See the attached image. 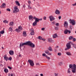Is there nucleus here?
<instances>
[{
	"label": "nucleus",
	"instance_id": "nucleus-1",
	"mask_svg": "<svg viewBox=\"0 0 76 76\" xmlns=\"http://www.w3.org/2000/svg\"><path fill=\"white\" fill-rule=\"evenodd\" d=\"M23 45H28V46H30V47H32V48H34L35 47V45L30 41H28L26 42L23 43H20V48H21V47Z\"/></svg>",
	"mask_w": 76,
	"mask_h": 76
},
{
	"label": "nucleus",
	"instance_id": "nucleus-2",
	"mask_svg": "<svg viewBox=\"0 0 76 76\" xmlns=\"http://www.w3.org/2000/svg\"><path fill=\"white\" fill-rule=\"evenodd\" d=\"M69 67L72 69V72L73 73H75L76 72V65L75 64H73V65L71 64L69 65Z\"/></svg>",
	"mask_w": 76,
	"mask_h": 76
},
{
	"label": "nucleus",
	"instance_id": "nucleus-3",
	"mask_svg": "<svg viewBox=\"0 0 76 76\" xmlns=\"http://www.w3.org/2000/svg\"><path fill=\"white\" fill-rule=\"evenodd\" d=\"M22 27L20 26H18V28H16L15 30V31L17 32H19L20 31L22 30Z\"/></svg>",
	"mask_w": 76,
	"mask_h": 76
},
{
	"label": "nucleus",
	"instance_id": "nucleus-4",
	"mask_svg": "<svg viewBox=\"0 0 76 76\" xmlns=\"http://www.w3.org/2000/svg\"><path fill=\"white\" fill-rule=\"evenodd\" d=\"M13 13H16L17 12H19V9L17 8V7H15L14 8V10H13Z\"/></svg>",
	"mask_w": 76,
	"mask_h": 76
},
{
	"label": "nucleus",
	"instance_id": "nucleus-5",
	"mask_svg": "<svg viewBox=\"0 0 76 76\" xmlns=\"http://www.w3.org/2000/svg\"><path fill=\"white\" fill-rule=\"evenodd\" d=\"M28 62L29 63L31 66H34V63L33 61L30 59L28 60Z\"/></svg>",
	"mask_w": 76,
	"mask_h": 76
},
{
	"label": "nucleus",
	"instance_id": "nucleus-6",
	"mask_svg": "<svg viewBox=\"0 0 76 76\" xmlns=\"http://www.w3.org/2000/svg\"><path fill=\"white\" fill-rule=\"evenodd\" d=\"M71 42H69V43H67L66 45V48H68V49H70L71 48V45H70V44H71V43H70Z\"/></svg>",
	"mask_w": 76,
	"mask_h": 76
},
{
	"label": "nucleus",
	"instance_id": "nucleus-7",
	"mask_svg": "<svg viewBox=\"0 0 76 76\" xmlns=\"http://www.w3.org/2000/svg\"><path fill=\"white\" fill-rule=\"evenodd\" d=\"M49 18L50 19V20L51 22H52L53 20H55V18L52 15L50 16Z\"/></svg>",
	"mask_w": 76,
	"mask_h": 76
},
{
	"label": "nucleus",
	"instance_id": "nucleus-8",
	"mask_svg": "<svg viewBox=\"0 0 76 76\" xmlns=\"http://www.w3.org/2000/svg\"><path fill=\"white\" fill-rule=\"evenodd\" d=\"M70 23H71L72 25H75V21L74 20H72L71 19H70Z\"/></svg>",
	"mask_w": 76,
	"mask_h": 76
},
{
	"label": "nucleus",
	"instance_id": "nucleus-9",
	"mask_svg": "<svg viewBox=\"0 0 76 76\" xmlns=\"http://www.w3.org/2000/svg\"><path fill=\"white\" fill-rule=\"evenodd\" d=\"M38 22V20H37V19H35V21L33 23V25L34 26H37V22Z\"/></svg>",
	"mask_w": 76,
	"mask_h": 76
},
{
	"label": "nucleus",
	"instance_id": "nucleus-10",
	"mask_svg": "<svg viewBox=\"0 0 76 76\" xmlns=\"http://www.w3.org/2000/svg\"><path fill=\"white\" fill-rule=\"evenodd\" d=\"M30 31H31L30 34L31 35H33L34 34V31L33 28H31L30 29Z\"/></svg>",
	"mask_w": 76,
	"mask_h": 76
},
{
	"label": "nucleus",
	"instance_id": "nucleus-11",
	"mask_svg": "<svg viewBox=\"0 0 76 76\" xmlns=\"http://www.w3.org/2000/svg\"><path fill=\"white\" fill-rule=\"evenodd\" d=\"M64 26L65 28H67L68 26V23L67 21H65L64 22Z\"/></svg>",
	"mask_w": 76,
	"mask_h": 76
},
{
	"label": "nucleus",
	"instance_id": "nucleus-12",
	"mask_svg": "<svg viewBox=\"0 0 76 76\" xmlns=\"http://www.w3.org/2000/svg\"><path fill=\"white\" fill-rule=\"evenodd\" d=\"M6 7V4L4 3L2 4V5L0 6L1 8H4Z\"/></svg>",
	"mask_w": 76,
	"mask_h": 76
},
{
	"label": "nucleus",
	"instance_id": "nucleus-13",
	"mask_svg": "<svg viewBox=\"0 0 76 76\" xmlns=\"http://www.w3.org/2000/svg\"><path fill=\"white\" fill-rule=\"evenodd\" d=\"M9 53L10 55H13L14 54V52L13 50H10L9 51Z\"/></svg>",
	"mask_w": 76,
	"mask_h": 76
},
{
	"label": "nucleus",
	"instance_id": "nucleus-14",
	"mask_svg": "<svg viewBox=\"0 0 76 76\" xmlns=\"http://www.w3.org/2000/svg\"><path fill=\"white\" fill-rule=\"evenodd\" d=\"M45 53H46V54H48V55H51L52 54L51 53L49 52L48 50H46L45 51Z\"/></svg>",
	"mask_w": 76,
	"mask_h": 76
},
{
	"label": "nucleus",
	"instance_id": "nucleus-15",
	"mask_svg": "<svg viewBox=\"0 0 76 76\" xmlns=\"http://www.w3.org/2000/svg\"><path fill=\"white\" fill-rule=\"evenodd\" d=\"M53 38H56L58 36L57 35V33H55L53 35Z\"/></svg>",
	"mask_w": 76,
	"mask_h": 76
},
{
	"label": "nucleus",
	"instance_id": "nucleus-16",
	"mask_svg": "<svg viewBox=\"0 0 76 76\" xmlns=\"http://www.w3.org/2000/svg\"><path fill=\"white\" fill-rule=\"evenodd\" d=\"M55 13L56 14V15H60V12L59 10H56L55 11Z\"/></svg>",
	"mask_w": 76,
	"mask_h": 76
},
{
	"label": "nucleus",
	"instance_id": "nucleus-17",
	"mask_svg": "<svg viewBox=\"0 0 76 76\" xmlns=\"http://www.w3.org/2000/svg\"><path fill=\"white\" fill-rule=\"evenodd\" d=\"M26 35H27L26 32L25 31H23V37H26Z\"/></svg>",
	"mask_w": 76,
	"mask_h": 76
},
{
	"label": "nucleus",
	"instance_id": "nucleus-18",
	"mask_svg": "<svg viewBox=\"0 0 76 76\" xmlns=\"http://www.w3.org/2000/svg\"><path fill=\"white\" fill-rule=\"evenodd\" d=\"M71 43V44L72 45L73 47H74V48H75L76 49V44H75L72 42H70Z\"/></svg>",
	"mask_w": 76,
	"mask_h": 76
},
{
	"label": "nucleus",
	"instance_id": "nucleus-19",
	"mask_svg": "<svg viewBox=\"0 0 76 76\" xmlns=\"http://www.w3.org/2000/svg\"><path fill=\"white\" fill-rule=\"evenodd\" d=\"M48 41L50 42H53V40H52L51 38H48Z\"/></svg>",
	"mask_w": 76,
	"mask_h": 76
},
{
	"label": "nucleus",
	"instance_id": "nucleus-20",
	"mask_svg": "<svg viewBox=\"0 0 76 76\" xmlns=\"http://www.w3.org/2000/svg\"><path fill=\"white\" fill-rule=\"evenodd\" d=\"M15 3L16 4H17V5H18V6H20V4L19 3V1H15Z\"/></svg>",
	"mask_w": 76,
	"mask_h": 76
},
{
	"label": "nucleus",
	"instance_id": "nucleus-21",
	"mask_svg": "<svg viewBox=\"0 0 76 76\" xmlns=\"http://www.w3.org/2000/svg\"><path fill=\"white\" fill-rule=\"evenodd\" d=\"M68 31H69V30L65 29L64 31V34H67L68 33Z\"/></svg>",
	"mask_w": 76,
	"mask_h": 76
},
{
	"label": "nucleus",
	"instance_id": "nucleus-22",
	"mask_svg": "<svg viewBox=\"0 0 76 76\" xmlns=\"http://www.w3.org/2000/svg\"><path fill=\"white\" fill-rule=\"evenodd\" d=\"M66 54H67V55H68V56H71L72 55L71 53H70V52H66Z\"/></svg>",
	"mask_w": 76,
	"mask_h": 76
},
{
	"label": "nucleus",
	"instance_id": "nucleus-23",
	"mask_svg": "<svg viewBox=\"0 0 76 76\" xmlns=\"http://www.w3.org/2000/svg\"><path fill=\"white\" fill-rule=\"evenodd\" d=\"M48 50H50V51H53V49H52V48H51V47L50 46L48 49Z\"/></svg>",
	"mask_w": 76,
	"mask_h": 76
},
{
	"label": "nucleus",
	"instance_id": "nucleus-24",
	"mask_svg": "<svg viewBox=\"0 0 76 76\" xmlns=\"http://www.w3.org/2000/svg\"><path fill=\"white\" fill-rule=\"evenodd\" d=\"M71 69V68H70V67L69 68V69H68V70H67V73H70V69Z\"/></svg>",
	"mask_w": 76,
	"mask_h": 76
},
{
	"label": "nucleus",
	"instance_id": "nucleus-25",
	"mask_svg": "<svg viewBox=\"0 0 76 76\" xmlns=\"http://www.w3.org/2000/svg\"><path fill=\"white\" fill-rule=\"evenodd\" d=\"M4 60H5L6 61H7V60H8V58L6 56H4Z\"/></svg>",
	"mask_w": 76,
	"mask_h": 76
},
{
	"label": "nucleus",
	"instance_id": "nucleus-26",
	"mask_svg": "<svg viewBox=\"0 0 76 76\" xmlns=\"http://www.w3.org/2000/svg\"><path fill=\"white\" fill-rule=\"evenodd\" d=\"M29 19H32V18H33V17L32 16V15H29Z\"/></svg>",
	"mask_w": 76,
	"mask_h": 76
},
{
	"label": "nucleus",
	"instance_id": "nucleus-27",
	"mask_svg": "<svg viewBox=\"0 0 76 76\" xmlns=\"http://www.w3.org/2000/svg\"><path fill=\"white\" fill-rule=\"evenodd\" d=\"M73 37L72 36H71L69 37V40H71V39H73Z\"/></svg>",
	"mask_w": 76,
	"mask_h": 76
},
{
	"label": "nucleus",
	"instance_id": "nucleus-28",
	"mask_svg": "<svg viewBox=\"0 0 76 76\" xmlns=\"http://www.w3.org/2000/svg\"><path fill=\"white\" fill-rule=\"evenodd\" d=\"M13 25V22H11L10 23V26H12Z\"/></svg>",
	"mask_w": 76,
	"mask_h": 76
},
{
	"label": "nucleus",
	"instance_id": "nucleus-29",
	"mask_svg": "<svg viewBox=\"0 0 76 76\" xmlns=\"http://www.w3.org/2000/svg\"><path fill=\"white\" fill-rule=\"evenodd\" d=\"M4 72H5V73H7L8 72V70L7 69H5Z\"/></svg>",
	"mask_w": 76,
	"mask_h": 76
},
{
	"label": "nucleus",
	"instance_id": "nucleus-30",
	"mask_svg": "<svg viewBox=\"0 0 76 76\" xmlns=\"http://www.w3.org/2000/svg\"><path fill=\"white\" fill-rule=\"evenodd\" d=\"M42 37L41 36H39L38 37V39L40 40H42Z\"/></svg>",
	"mask_w": 76,
	"mask_h": 76
},
{
	"label": "nucleus",
	"instance_id": "nucleus-31",
	"mask_svg": "<svg viewBox=\"0 0 76 76\" xmlns=\"http://www.w3.org/2000/svg\"><path fill=\"white\" fill-rule=\"evenodd\" d=\"M4 33V31L3 30H2L0 31V33L1 34H3Z\"/></svg>",
	"mask_w": 76,
	"mask_h": 76
},
{
	"label": "nucleus",
	"instance_id": "nucleus-32",
	"mask_svg": "<svg viewBox=\"0 0 76 76\" xmlns=\"http://www.w3.org/2000/svg\"><path fill=\"white\" fill-rule=\"evenodd\" d=\"M42 56H43L44 57H46L47 55H46V54H45V53H43L42 54Z\"/></svg>",
	"mask_w": 76,
	"mask_h": 76
},
{
	"label": "nucleus",
	"instance_id": "nucleus-33",
	"mask_svg": "<svg viewBox=\"0 0 76 76\" xmlns=\"http://www.w3.org/2000/svg\"><path fill=\"white\" fill-rule=\"evenodd\" d=\"M46 58H47V59H48V60H50V57L48 56L47 55L46 56Z\"/></svg>",
	"mask_w": 76,
	"mask_h": 76
},
{
	"label": "nucleus",
	"instance_id": "nucleus-34",
	"mask_svg": "<svg viewBox=\"0 0 76 76\" xmlns=\"http://www.w3.org/2000/svg\"><path fill=\"white\" fill-rule=\"evenodd\" d=\"M61 53H58V55L59 56H61Z\"/></svg>",
	"mask_w": 76,
	"mask_h": 76
},
{
	"label": "nucleus",
	"instance_id": "nucleus-35",
	"mask_svg": "<svg viewBox=\"0 0 76 76\" xmlns=\"http://www.w3.org/2000/svg\"><path fill=\"white\" fill-rule=\"evenodd\" d=\"M9 31H11L12 32V28L10 27L8 29Z\"/></svg>",
	"mask_w": 76,
	"mask_h": 76
},
{
	"label": "nucleus",
	"instance_id": "nucleus-36",
	"mask_svg": "<svg viewBox=\"0 0 76 76\" xmlns=\"http://www.w3.org/2000/svg\"><path fill=\"white\" fill-rule=\"evenodd\" d=\"M3 22L4 23H8V21H7L6 20H4Z\"/></svg>",
	"mask_w": 76,
	"mask_h": 76
},
{
	"label": "nucleus",
	"instance_id": "nucleus-37",
	"mask_svg": "<svg viewBox=\"0 0 76 76\" xmlns=\"http://www.w3.org/2000/svg\"><path fill=\"white\" fill-rule=\"evenodd\" d=\"M33 18L35 20V19H37V20H38V18H36L35 16Z\"/></svg>",
	"mask_w": 76,
	"mask_h": 76
},
{
	"label": "nucleus",
	"instance_id": "nucleus-38",
	"mask_svg": "<svg viewBox=\"0 0 76 76\" xmlns=\"http://www.w3.org/2000/svg\"><path fill=\"white\" fill-rule=\"evenodd\" d=\"M28 9H32V7L30 6V5H28Z\"/></svg>",
	"mask_w": 76,
	"mask_h": 76
},
{
	"label": "nucleus",
	"instance_id": "nucleus-39",
	"mask_svg": "<svg viewBox=\"0 0 76 76\" xmlns=\"http://www.w3.org/2000/svg\"><path fill=\"white\" fill-rule=\"evenodd\" d=\"M13 74H8V76H13Z\"/></svg>",
	"mask_w": 76,
	"mask_h": 76
},
{
	"label": "nucleus",
	"instance_id": "nucleus-40",
	"mask_svg": "<svg viewBox=\"0 0 76 76\" xmlns=\"http://www.w3.org/2000/svg\"><path fill=\"white\" fill-rule=\"evenodd\" d=\"M59 65H60L61 66V65L63 64V62H61L60 63H59Z\"/></svg>",
	"mask_w": 76,
	"mask_h": 76
},
{
	"label": "nucleus",
	"instance_id": "nucleus-41",
	"mask_svg": "<svg viewBox=\"0 0 76 76\" xmlns=\"http://www.w3.org/2000/svg\"><path fill=\"white\" fill-rule=\"evenodd\" d=\"M12 57H10L9 59H8V60H10V61H11V60H12Z\"/></svg>",
	"mask_w": 76,
	"mask_h": 76
},
{
	"label": "nucleus",
	"instance_id": "nucleus-42",
	"mask_svg": "<svg viewBox=\"0 0 76 76\" xmlns=\"http://www.w3.org/2000/svg\"><path fill=\"white\" fill-rule=\"evenodd\" d=\"M45 28H42L41 30L42 31H44V30H45Z\"/></svg>",
	"mask_w": 76,
	"mask_h": 76
},
{
	"label": "nucleus",
	"instance_id": "nucleus-43",
	"mask_svg": "<svg viewBox=\"0 0 76 76\" xmlns=\"http://www.w3.org/2000/svg\"><path fill=\"white\" fill-rule=\"evenodd\" d=\"M7 10L9 12H10V9L9 8L7 9Z\"/></svg>",
	"mask_w": 76,
	"mask_h": 76
},
{
	"label": "nucleus",
	"instance_id": "nucleus-44",
	"mask_svg": "<svg viewBox=\"0 0 76 76\" xmlns=\"http://www.w3.org/2000/svg\"><path fill=\"white\" fill-rule=\"evenodd\" d=\"M46 19H47V17H43V19L44 20H46Z\"/></svg>",
	"mask_w": 76,
	"mask_h": 76
},
{
	"label": "nucleus",
	"instance_id": "nucleus-45",
	"mask_svg": "<svg viewBox=\"0 0 76 76\" xmlns=\"http://www.w3.org/2000/svg\"><path fill=\"white\" fill-rule=\"evenodd\" d=\"M42 41H45V38H42Z\"/></svg>",
	"mask_w": 76,
	"mask_h": 76
},
{
	"label": "nucleus",
	"instance_id": "nucleus-46",
	"mask_svg": "<svg viewBox=\"0 0 76 76\" xmlns=\"http://www.w3.org/2000/svg\"><path fill=\"white\" fill-rule=\"evenodd\" d=\"M76 38H73V41H76Z\"/></svg>",
	"mask_w": 76,
	"mask_h": 76
},
{
	"label": "nucleus",
	"instance_id": "nucleus-47",
	"mask_svg": "<svg viewBox=\"0 0 76 76\" xmlns=\"http://www.w3.org/2000/svg\"><path fill=\"white\" fill-rule=\"evenodd\" d=\"M55 76H58V73H55Z\"/></svg>",
	"mask_w": 76,
	"mask_h": 76
},
{
	"label": "nucleus",
	"instance_id": "nucleus-48",
	"mask_svg": "<svg viewBox=\"0 0 76 76\" xmlns=\"http://www.w3.org/2000/svg\"><path fill=\"white\" fill-rule=\"evenodd\" d=\"M72 6H76V2H75V4H72Z\"/></svg>",
	"mask_w": 76,
	"mask_h": 76
},
{
	"label": "nucleus",
	"instance_id": "nucleus-49",
	"mask_svg": "<svg viewBox=\"0 0 76 76\" xmlns=\"http://www.w3.org/2000/svg\"><path fill=\"white\" fill-rule=\"evenodd\" d=\"M55 30H58V27H57L55 28Z\"/></svg>",
	"mask_w": 76,
	"mask_h": 76
},
{
	"label": "nucleus",
	"instance_id": "nucleus-50",
	"mask_svg": "<svg viewBox=\"0 0 76 76\" xmlns=\"http://www.w3.org/2000/svg\"><path fill=\"white\" fill-rule=\"evenodd\" d=\"M61 16H60L58 17V19L60 20L61 19Z\"/></svg>",
	"mask_w": 76,
	"mask_h": 76
},
{
	"label": "nucleus",
	"instance_id": "nucleus-51",
	"mask_svg": "<svg viewBox=\"0 0 76 76\" xmlns=\"http://www.w3.org/2000/svg\"><path fill=\"white\" fill-rule=\"evenodd\" d=\"M7 67H8V68H9V69H12V67H10V66H8Z\"/></svg>",
	"mask_w": 76,
	"mask_h": 76
},
{
	"label": "nucleus",
	"instance_id": "nucleus-52",
	"mask_svg": "<svg viewBox=\"0 0 76 76\" xmlns=\"http://www.w3.org/2000/svg\"><path fill=\"white\" fill-rule=\"evenodd\" d=\"M68 32H69V34H70V33H71V31H70V30H68Z\"/></svg>",
	"mask_w": 76,
	"mask_h": 76
},
{
	"label": "nucleus",
	"instance_id": "nucleus-53",
	"mask_svg": "<svg viewBox=\"0 0 76 76\" xmlns=\"http://www.w3.org/2000/svg\"><path fill=\"white\" fill-rule=\"evenodd\" d=\"M28 4H31V2L30 1H28Z\"/></svg>",
	"mask_w": 76,
	"mask_h": 76
},
{
	"label": "nucleus",
	"instance_id": "nucleus-54",
	"mask_svg": "<svg viewBox=\"0 0 76 76\" xmlns=\"http://www.w3.org/2000/svg\"><path fill=\"white\" fill-rule=\"evenodd\" d=\"M59 25V23H56V26H58V25Z\"/></svg>",
	"mask_w": 76,
	"mask_h": 76
},
{
	"label": "nucleus",
	"instance_id": "nucleus-55",
	"mask_svg": "<svg viewBox=\"0 0 76 76\" xmlns=\"http://www.w3.org/2000/svg\"><path fill=\"white\" fill-rule=\"evenodd\" d=\"M39 20H40V21L42 20V18L38 19V21H39Z\"/></svg>",
	"mask_w": 76,
	"mask_h": 76
},
{
	"label": "nucleus",
	"instance_id": "nucleus-56",
	"mask_svg": "<svg viewBox=\"0 0 76 76\" xmlns=\"http://www.w3.org/2000/svg\"><path fill=\"white\" fill-rule=\"evenodd\" d=\"M69 49H68V48H67L65 49V50L66 51V50H69Z\"/></svg>",
	"mask_w": 76,
	"mask_h": 76
},
{
	"label": "nucleus",
	"instance_id": "nucleus-57",
	"mask_svg": "<svg viewBox=\"0 0 76 76\" xmlns=\"http://www.w3.org/2000/svg\"><path fill=\"white\" fill-rule=\"evenodd\" d=\"M0 66H1V67H3V64H1L0 65Z\"/></svg>",
	"mask_w": 76,
	"mask_h": 76
},
{
	"label": "nucleus",
	"instance_id": "nucleus-58",
	"mask_svg": "<svg viewBox=\"0 0 76 76\" xmlns=\"http://www.w3.org/2000/svg\"><path fill=\"white\" fill-rule=\"evenodd\" d=\"M40 76H43V74H40Z\"/></svg>",
	"mask_w": 76,
	"mask_h": 76
},
{
	"label": "nucleus",
	"instance_id": "nucleus-59",
	"mask_svg": "<svg viewBox=\"0 0 76 76\" xmlns=\"http://www.w3.org/2000/svg\"><path fill=\"white\" fill-rule=\"evenodd\" d=\"M70 29H72V26H70Z\"/></svg>",
	"mask_w": 76,
	"mask_h": 76
},
{
	"label": "nucleus",
	"instance_id": "nucleus-60",
	"mask_svg": "<svg viewBox=\"0 0 76 76\" xmlns=\"http://www.w3.org/2000/svg\"><path fill=\"white\" fill-rule=\"evenodd\" d=\"M23 7L25 8V4L23 5Z\"/></svg>",
	"mask_w": 76,
	"mask_h": 76
},
{
	"label": "nucleus",
	"instance_id": "nucleus-61",
	"mask_svg": "<svg viewBox=\"0 0 76 76\" xmlns=\"http://www.w3.org/2000/svg\"><path fill=\"white\" fill-rule=\"evenodd\" d=\"M56 48H58V46H56Z\"/></svg>",
	"mask_w": 76,
	"mask_h": 76
},
{
	"label": "nucleus",
	"instance_id": "nucleus-62",
	"mask_svg": "<svg viewBox=\"0 0 76 76\" xmlns=\"http://www.w3.org/2000/svg\"><path fill=\"white\" fill-rule=\"evenodd\" d=\"M19 56L20 57H21V55H19Z\"/></svg>",
	"mask_w": 76,
	"mask_h": 76
},
{
	"label": "nucleus",
	"instance_id": "nucleus-63",
	"mask_svg": "<svg viewBox=\"0 0 76 76\" xmlns=\"http://www.w3.org/2000/svg\"><path fill=\"white\" fill-rule=\"evenodd\" d=\"M52 23H53V24H54V22H52Z\"/></svg>",
	"mask_w": 76,
	"mask_h": 76
},
{
	"label": "nucleus",
	"instance_id": "nucleus-64",
	"mask_svg": "<svg viewBox=\"0 0 76 76\" xmlns=\"http://www.w3.org/2000/svg\"><path fill=\"white\" fill-rule=\"evenodd\" d=\"M0 62L1 63H3V62L2 61H1Z\"/></svg>",
	"mask_w": 76,
	"mask_h": 76
}]
</instances>
